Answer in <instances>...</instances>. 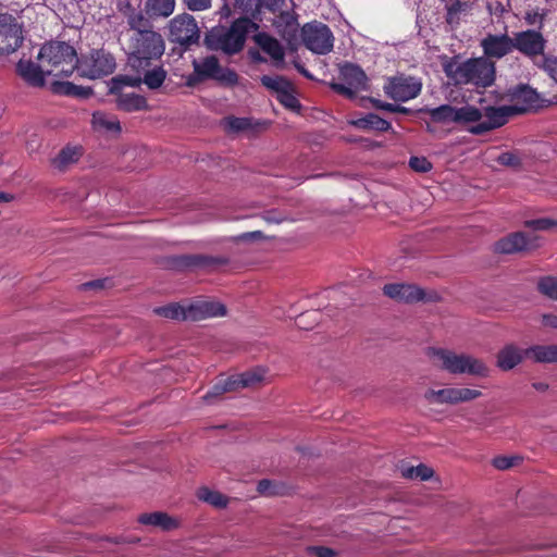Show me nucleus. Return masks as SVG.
Instances as JSON below:
<instances>
[{
	"label": "nucleus",
	"mask_w": 557,
	"mask_h": 557,
	"mask_svg": "<svg viewBox=\"0 0 557 557\" xmlns=\"http://www.w3.org/2000/svg\"><path fill=\"white\" fill-rule=\"evenodd\" d=\"M420 112L428 114L433 123L437 124H455L456 107L450 104H442L436 108H422Z\"/></svg>",
	"instance_id": "30"
},
{
	"label": "nucleus",
	"mask_w": 557,
	"mask_h": 557,
	"mask_svg": "<svg viewBox=\"0 0 557 557\" xmlns=\"http://www.w3.org/2000/svg\"><path fill=\"white\" fill-rule=\"evenodd\" d=\"M264 370L261 368H257L253 370L246 371L238 375L232 376V380H235L234 387L235 391L238 388L245 387H255L259 385L264 380Z\"/></svg>",
	"instance_id": "32"
},
{
	"label": "nucleus",
	"mask_w": 557,
	"mask_h": 557,
	"mask_svg": "<svg viewBox=\"0 0 557 557\" xmlns=\"http://www.w3.org/2000/svg\"><path fill=\"white\" fill-rule=\"evenodd\" d=\"M301 38L305 46L314 53L326 54L333 49V34L323 23L305 24L301 28Z\"/></svg>",
	"instance_id": "15"
},
{
	"label": "nucleus",
	"mask_w": 557,
	"mask_h": 557,
	"mask_svg": "<svg viewBox=\"0 0 557 557\" xmlns=\"http://www.w3.org/2000/svg\"><path fill=\"white\" fill-rule=\"evenodd\" d=\"M481 48L487 60L502 59L513 51L512 38L507 34H487L481 40Z\"/></svg>",
	"instance_id": "18"
},
{
	"label": "nucleus",
	"mask_w": 557,
	"mask_h": 557,
	"mask_svg": "<svg viewBox=\"0 0 557 557\" xmlns=\"http://www.w3.org/2000/svg\"><path fill=\"white\" fill-rule=\"evenodd\" d=\"M524 350L509 344L503 347L496 356V366L503 371H510L522 362Z\"/></svg>",
	"instance_id": "23"
},
{
	"label": "nucleus",
	"mask_w": 557,
	"mask_h": 557,
	"mask_svg": "<svg viewBox=\"0 0 557 557\" xmlns=\"http://www.w3.org/2000/svg\"><path fill=\"white\" fill-rule=\"evenodd\" d=\"M197 497L215 508H225L228 504V498L218 491H212L206 486L197 491Z\"/></svg>",
	"instance_id": "37"
},
{
	"label": "nucleus",
	"mask_w": 557,
	"mask_h": 557,
	"mask_svg": "<svg viewBox=\"0 0 557 557\" xmlns=\"http://www.w3.org/2000/svg\"><path fill=\"white\" fill-rule=\"evenodd\" d=\"M257 491L262 495H274L275 494L272 481L267 480V479L259 481V483L257 485Z\"/></svg>",
	"instance_id": "57"
},
{
	"label": "nucleus",
	"mask_w": 557,
	"mask_h": 557,
	"mask_svg": "<svg viewBox=\"0 0 557 557\" xmlns=\"http://www.w3.org/2000/svg\"><path fill=\"white\" fill-rule=\"evenodd\" d=\"M462 5L463 4L459 0H457L448 7V10H447V21L448 22H451L453 18L461 11Z\"/></svg>",
	"instance_id": "59"
},
{
	"label": "nucleus",
	"mask_w": 557,
	"mask_h": 557,
	"mask_svg": "<svg viewBox=\"0 0 557 557\" xmlns=\"http://www.w3.org/2000/svg\"><path fill=\"white\" fill-rule=\"evenodd\" d=\"M284 4V0H260V7L263 5L270 11H276Z\"/></svg>",
	"instance_id": "61"
},
{
	"label": "nucleus",
	"mask_w": 557,
	"mask_h": 557,
	"mask_svg": "<svg viewBox=\"0 0 557 557\" xmlns=\"http://www.w3.org/2000/svg\"><path fill=\"white\" fill-rule=\"evenodd\" d=\"M258 28L247 17L235 20L230 26H214L205 35V46L212 51L233 55L243 50L247 35Z\"/></svg>",
	"instance_id": "2"
},
{
	"label": "nucleus",
	"mask_w": 557,
	"mask_h": 557,
	"mask_svg": "<svg viewBox=\"0 0 557 557\" xmlns=\"http://www.w3.org/2000/svg\"><path fill=\"white\" fill-rule=\"evenodd\" d=\"M497 162L500 165L511 168L515 170L520 169L522 165L521 157L518 153L511 152V151H506V152L500 153L497 157Z\"/></svg>",
	"instance_id": "43"
},
{
	"label": "nucleus",
	"mask_w": 557,
	"mask_h": 557,
	"mask_svg": "<svg viewBox=\"0 0 557 557\" xmlns=\"http://www.w3.org/2000/svg\"><path fill=\"white\" fill-rule=\"evenodd\" d=\"M265 236L261 231H253V232H247V233L239 234V235L233 237V240L236 243H239V242L246 243V242H252V240H261Z\"/></svg>",
	"instance_id": "55"
},
{
	"label": "nucleus",
	"mask_w": 557,
	"mask_h": 557,
	"mask_svg": "<svg viewBox=\"0 0 557 557\" xmlns=\"http://www.w3.org/2000/svg\"><path fill=\"white\" fill-rule=\"evenodd\" d=\"M38 60L47 75L54 77H67L78 66L76 50L64 41L46 42L39 50Z\"/></svg>",
	"instance_id": "4"
},
{
	"label": "nucleus",
	"mask_w": 557,
	"mask_h": 557,
	"mask_svg": "<svg viewBox=\"0 0 557 557\" xmlns=\"http://www.w3.org/2000/svg\"><path fill=\"white\" fill-rule=\"evenodd\" d=\"M119 11L126 17L127 24L133 32L150 26L144 12L135 9L129 0H119Z\"/></svg>",
	"instance_id": "25"
},
{
	"label": "nucleus",
	"mask_w": 557,
	"mask_h": 557,
	"mask_svg": "<svg viewBox=\"0 0 557 557\" xmlns=\"http://www.w3.org/2000/svg\"><path fill=\"white\" fill-rule=\"evenodd\" d=\"M539 290L547 296L548 298L556 299L557 300V280L547 276L540 280L539 284Z\"/></svg>",
	"instance_id": "42"
},
{
	"label": "nucleus",
	"mask_w": 557,
	"mask_h": 557,
	"mask_svg": "<svg viewBox=\"0 0 557 557\" xmlns=\"http://www.w3.org/2000/svg\"><path fill=\"white\" fill-rule=\"evenodd\" d=\"M524 226L533 231H548L557 227V220L548 218L528 220L524 222Z\"/></svg>",
	"instance_id": "44"
},
{
	"label": "nucleus",
	"mask_w": 557,
	"mask_h": 557,
	"mask_svg": "<svg viewBox=\"0 0 557 557\" xmlns=\"http://www.w3.org/2000/svg\"><path fill=\"white\" fill-rule=\"evenodd\" d=\"M523 108L515 106L493 107L487 106L482 110L484 120L471 126L469 132L473 135H483L493 129L504 126L513 114L521 113Z\"/></svg>",
	"instance_id": "14"
},
{
	"label": "nucleus",
	"mask_w": 557,
	"mask_h": 557,
	"mask_svg": "<svg viewBox=\"0 0 557 557\" xmlns=\"http://www.w3.org/2000/svg\"><path fill=\"white\" fill-rule=\"evenodd\" d=\"M546 14H547V12L545 10H542V11L532 10V11H528L525 13L524 20L529 25L539 24L540 26H542Z\"/></svg>",
	"instance_id": "51"
},
{
	"label": "nucleus",
	"mask_w": 557,
	"mask_h": 557,
	"mask_svg": "<svg viewBox=\"0 0 557 557\" xmlns=\"http://www.w3.org/2000/svg\"><path fill=\"white\" fill-rule=\"evenodd\" d=\"M169 39L182 47H189L197 44L200 38V29L196 18L188 14L182 13L174 16L168 25Z\"/></svg>",
	"instance_id": "10"
},
{
	"label": "nucleus",
	"mask_w": 557,
	"mask_h": 557,
	"mask_svg": "<svg viewBox=\"0 0 557 557\" xmlns=\"http://www.w3.org/2000/svg\"><path fill=\"white\" fill-rule=\"evenodd\" d=\"M519 460V457L498 456L492 460V465L498 470H508L516 466Z\"/></svg>",
	"instance_id": "48"
},
{
	"label": "nucleus",
	"mask_w": 557,
	"mask_h": 557,
	"mask_svg": "<svg viewBox=\"0 0 557 557\" xmlns=\"http://www.w3.org/2000/svg\"><path fill=\"white\" fill-rule=\"evenodd\" d=\"M372 103L376 109L384 110L387 112L403 113V114H408L411 112V110L409 108H406V107H403V106L396 104V103L385 102V101H382L379 99H373Z\"/></svg>",
	"instance_id": "45"
},
{
	"label": "nucleus",
	"mask_w": 557,
	"mask_h": 557,
	"mask_svg": "<svg viewBox=\"0 0 557 557\" xmlns=\"http://www.w3.org/2000/svg\"><path fill=\"white\" fill-rule=\"evenodd\" d=\"M24 41V23L18 14L0 13V54L16 51Z\"/></svg>",
	"instance_id": "9"
},
{
	"label": "nucleus",
	"mask_w": 557,
	"mask_h": 557,
	"mask_svg": "<svg viewBox=\"0 0 557 557\" xmlns=\"http://www.w3.org/2000/svg\"><path fill=\"white\" fill-rule=\"evenodd\" d=\"M139 73L144 74L143 79H139L150 89L161 87L166 78V71L162 66L147 67L146 70H140Z\"/></svg>",
	"instance_id": "36"
},
{
	"label": "nucleus",
	"mask_w": 557,
	"mask_h": 557,
	"mask_svg": "<svg viewBox=\"0 0 557 557\" xmlns=\"http://www.w3.org/2000/svg\"><path fill=\"white\" fill-rule=\"evenodd\" d=\"M432 356L436 364L454 375L468 374L476 377H487L490 368L482 360L469 354H458L450 349L433 348Z\"/></svg>",
	"instance_id": "5"
},
{
	"label": "nucleus",
	"mask_w": 557,
	"mask_h": 557,
	"mask_svg": "<svg viewBox=\"0 0 557 557\" xmlns=\"http://www.w3.org/2000/svg\"><path fill=\"white\" fill-rule=\"evenodd\" d=\"M290 89H286L281 95L277 96L278 101L284 104L286 108L296 109L299 108V102L297 98L290 94Z\"/></svg>",
	"instance_id": "53"
},
{
	"label": "nucleus",
	"mask_w": 557,
	"mask_h": 557,
	"mask_svg": "<svg viewBox=\"0 0 557 557\" xmlns=\"http://www.w3.org/2000/svg\"><path fill=\"white\" fill-rule=\"evenodd\" d=\"M400 471L401 475L406 479H420L421 481H426L434 474V471L423 463L416 467H403Z\"/></svg>",
	"instance_id": "39"
},
{
	"label": "nucleus",
	"mask_w": 557,
	"mask_h": 557,
	"mask_svg": "<svg viewBox=\"0 0 557 557\" xmlns=\"http://www.w3.org/2000/svg\"><path fill=\"white\" fill-rule=\"evenodd\" d=\"M543 70L548 73V75L557 82V59L550 57H544L542 65Z\"/></svg>",
	"instance_id": "52"
},
{
	"label": "nucleus",
	"mask_w": 557,
	"mask_h": 557,
	"mask_svg": "<svg viewBox=\"0 0 557 557\" xmlns=\"http://www.w3.org/2000/svg\"><path fill=\"white\" fill-rule=\"evenodd\" d=\"M444 72L455 85H474L485 88L494 83L496 67L492 60L481 57L463 62L451 60L444 65Z\"/></svg>",
	"instance_id": "3"
},
{
	"label": "nucleus",
	"mask_w": 557,
	"mask_h": 557,
	"mask_svg": "<svg viewBox=\"0 0 557 557\" xmlns=\"http://www.w3.org/2000/svg\"><path fill=\"white\" fill-rule=\"evenodd\" d=\"M482 396L479 389L468 387H445L441 389L429 388L424 392L423 398L429 405H450L469 403Z\"/></svg>",
	"instance_id": "13"
},
{
	"label": "nucleus",
	"mask_w": 557,
	"mask_h": 557,
	"mask_svg": "<svg viewBox=\"0 0 557 557\" xmlns=\"http://www.w3.org/2000/svg\"><path fill=\"white\" fill-rule=\"evenodd\" d=\"M383 293L387 297L406 304L424 300L425 293L422 288L413 284L393 283L383 287Z\"/></svg>",
	"instance_id": "20"
},
{
	"label": "nucleus",
	"mask_w": 557,
	"mask_h": 557,
	"mask_svg": "<svg viewBox=\"0 0 557 557\" xmlns=\"http://www.w3.org/2000/svg\"><path fill=\"white\" fill-rule=\"evenodd\" d=\"M116 69L114 55L106 49H94L78 59L77 72L82 77L97 79L111 75Z\"/></svg>",
	"instance_id": "8"
},
{
	"label": "nucleus",
	"mask_w": 557,
	"mask_h": 557,
	"mask_svg": "<svg viewBox=\"0 0 557 557\" xmlns=\"http://www.w3.org/2000/svg\"><path fill=\"white\" fill-rule=\"evenodd\" d=\"M339 77L343 82L332 83L331 88L349 99L355 98L358 91L367 89L368 77L357 64L345 63L341 65Z\"/></svg>",
	"instance_id": "12"
},
{
	"label": "nucleus",
	"mask_w": 557,
	"mask_h": 557,
	"mask_svg": "<svg viewBox=\"0 0 557 557\" xmlns=\"http://www.w3.org/2000/svg\"><path fill=\"white\" fill-rule=\"evenodd\" d=\"M14 200V195L0 191V202H11Z\"/></svg>",
	"instance_id": "62"
},
{
	"label": "nucleus",
	"mask_w": 557,
	"mask_h": 557,
	"mask_svg": "<svg viewBox=\"0 0 557 557\" xmlns=\"http://www.w3.org/2000/svg\"><path fill=\"white\" fill-rule=\"evenodd\" d=\"M53 90L59 94L69 95V96H81L83 95V88L74 85L73 83H55L53 85Z\"/></svg>",
	"instance_id": "47"
},
{
	"label": "nucleus",
	"mask_w": 557,
	"mask_h": 557,
	"mask_svg": "<svg viewBox=\"0 0 557 557\" xmlns=\"http://www.w3.org/2000/svg\"><path fill=\"white\" fill-rule=\"evenodd\" d=\"M305 318H306V315H301V317H299V318H298V320H297V325H298L299 327L307 329V326H306V324H305V322H304V319H305Z\"/></svg>",
	"instance_id": "64"
},
{
	"label": "nucleus",
	"mask_w": 557,
	"mask_h": 557,
	"mask_svg": "<svg viewBox=\"0 0 557 557\" xmlns=\"http://www.w3.org/2000/svg\"><path fill=\"white\" fill-rule=\"evenodd\" d=\"M154 313L172 320H188L187 307L181 306L180 304L173 302L168 306L158 307L153 309Z\"/></svg>",
	"instance_id": "38"
},
{
	"label": "nucleus",
	"mask_w": 557,
	"mask_h": 557,
	"mask_svg": "<svg viewBox=\"0 0 557 557\" xmlns=\"http://www.w3.org/2000/svg\"><path fill=\"white\" fill-rule=\"evenodd\" d=\"M310 552L313 553L317 557H334L335 555L333 549L324 546L310 547Z\"/></svg>",
	"instance_id": "58"
},
{
	"label": "nucleus",
	"mask_w": 557,
	"mask_h": 557,
	"mask_svg": "<svg viewBox=\"0 0 557 557\" xmlns=\"http://www.w3.org/2000/svg\"><path fill=\"white\" fill-rule=\"evenodd\" d=\"M421 89L422 82L420 78L405 74L387 77L383 86L385 95L397 102H406L417 98Z\"/></svg>",
	"instance_id": "11"
},
{
	"label": "nucleus",
	"mask_w": 557,
	"mask_h": 557,
	"mask_svg": "<svg viewBox=\"0 0 557 557\" xmlns=\"http://www.w3.org/2000/svg\"><path fill=\"white\" fill-rule=\"evenodd\" d=\"M482 117V110L474 106L466 104L459 108L456 107L455 124L480 123Z\"/></svg>",
	"instance_id": "35"
},
{
	"label": "nucleus",
	"mask_w": 557,
	"mask_h": 557,
	"mask_svg": "<svg viewBox=\"0 0 557 557\" xmlns=\"http://www.w3.org/2000/svg\"><path fill=\"white\" fill-rule=\"evenodd\" d=\"M141 83L140 79L133 77H114L111 81L110 92L116 94V106L119 109L126 112L139 111L146 108V99L135 92L122 91V86H137Z\"/></svg>",
	"instance_id": "16"
},
{
	"label": "nucleus",
	"mask_w": 557,
	"mask_h": 557,
	"mask_svg": "<svg viewBox=\"0 0 557 557\" xmlns=\"http://www.w3.org/2000/svg\"><path fill=\"white\" fill-rule=\"evenodd\" d=\"M527 358L540 363L557 362V345H535L524 349Z\"/></svg>",
	"instance_id": "28"
},
{
	"label": "nucleus",
	"mask_w": 557,
	"mask_h": 557,
	"mask_svg": "<svg viewBox=\"0 0 557 557\" xmlns=\"http://www.w3.org/2000/svg\"><path fill=\"white\" fill-rule=\"evenodd\" d=\"M540 246V237L534 234L516 232L499 239L495 249L500 253H516L535 249Z\"/></svg>",
	"instance_id": "17"
},
{
	"label": "nucleus",
	"mask_w": 557,
	"mask_h": 557,
	"mask_svg": "<svg viewBox=\"0 0 557 557\" xmlns=\"http://www.w3.org/2000/svg\"><path fill=\"white\" fill-rule=\"evenodd\" d=\"M193 69V73L186 79L188 86H196L201 82L212 79L222 86L233 87L239 81L237 73L230 67L222 66L215 55L194 59Z\"/></svg>",
	"instance_id": "6"
},
{
	"label": "nucleus",
	"mask_w": 557,
	"mask_h": 557,
	"mask_svg": "<svg viewBox=\"0 0 557 557\" xmlns=\"http://www.w3.org/2000/svg\"><path fill=\"white\" fill-rule=\"evenodd\" d=\"M532 386L539 392H546L548 389V384L545 382H534Z\"/></svg>",
	"instance_id": "63"
},
{
	"label": "nucleus",
	"mask_w": 557,
	"mask_h": 557,
	"mask_svg": "<svg viewBox=\"0 0 557 557\" xmlns=\"http://www.w3.org/2000/svg\"><path fill=\"white\" fill-rule=\"evenodd\" d=\"M235 380H232L231 377H227L223 381H219L216 384L213 385V387L203 396V399L207 403H212V400L224 393L233 392L235 391L234 387Z\"/></svg>",
	"instance_id": "40"
},
{
	"label": "nucleus",
	"mask_w": 557,
	"mask_h": 557,
	"mask_svg": "<svg viewBox=\"0 0 557 557\" xmlns=\"http://www.w3.org/2000/svg\"><path fill=\"white\" fill-rule=\"evenodd\" d=\"M261 83L268 89L276 91L277 96L281 95L286 89H290L289 82L282 76L264 75L261 77Z\"/></svg>",
	"instance_id": "41"
},
{
	"label": "nucleus",
	"mask_w": 557,
	"mask_h": 557,
	"mask_svg": "<svg viewBox=\"0 0 557 557\" xmlns=\"http://www.w3.org/2000/svg\"><path fill=\"white\" fill-rule=\"evenodd\" d=\"M409 165L412 170L419 173H426L432 169L431 162L424 157H411Z\"/></svg>",
	"instance_id": "49"
},
{
	"label": "nucleus",
	"mask_w": 557,
	"mask_h": 557,
	"mask_svg": "<svg viewBox=\"0 0 557 557\" xmlns=\"http://www.w3.org/2000/svg\"><path fill=\"white\" fill-rule=\"evenodd\" d=\"M183 5L193 12H200L209 10L212 5V0H181Z\"/></svg>",
	"instance_id": "50"
},
{
	"label": "nucleus",
	"mask_w": 557,
	"mask_h": 557,
	"mask_svg": "<svg viewBox=\"0 0 557 557\" xmlns=\"http://www.w3.org/2000/svg\"><path fill=\"white\" fill-rule=\"evenodd\" d=\"M542 324L546 327L557 330V315L552 313H546L542 315Z\"/></svg>",
	"instance_id": "60"
},
{
	"label": "nucleus",
	"mask_w": 557,
	"mask_h": 557,
	"mask_svg": "<svg viewBox=\"0 0 557 557\" xmlns=\"http://www.w3.org/2000/svg\"><path fill=\"white\" fill-rule=\"evenodd\" d=\"M351 125L363 131H379V132H387L392 128V125L388 121L380 117L375 113H368L364 116L351 121Z\"/></svg>",
	"instance_id": "31"
},
{
	"label": "nucleus",
	"mask_w": 557,
	"mask_h": 557,
	"mask_svg": "<svg viewBox=\"0 0 557 557\" xmlns=\"http://www.w3.org/2000/svg\"><path fill=\"white\" fill-rule=\"evenodd\" d=\"M82 156L81 148L78 147H65L59 154L52 160V164L55 169L64 171L69 165L76 163Z\"/></svg>",
	"instance_id": "33"
},
{
	"label": "nucleus",
	"mask_w": 557,
	"mask_h": 557,
	"mask_svg": "<svg viewBox=\"0 0 557 557\" xmlns=\"http://www.w3.org/2000/svg\"><path fill=\"white\" fill-rule=\"evenodd\" d=\"M92 127L97 132L108 134H119L121 132V124L116 116L104 112H95L92 114Z\"/></svg>",
	"instance_id": "29"
},
{
	"label": "nucleus",
	"mask_w": 557,
	"mask_h": 557,
	"mask_svg": "<svg viewBox=\"0 0 557 557\" xmlns=\"http://www.w3.org/2000/svg\"><path fill=\"white\" fill-rule=\"evenodd\" d=\"M225 127L228 132L238 133L250 127V122L245 117H227Z\"/></svg>",
	"instance_id": "46"
},
{
	"label": "nucleus",
	"mask_w": 557,
	"mask_h": 557,
	"mask_svg": "<svg viewBox=\"0 0 557 557\" xmlns=\"http://www.w3.org/2000/svg\"><path fill=\"white\" fill-rule=\"evenodd\" d=\"M186 307V317L190 321L224 317L227 313L226 307L219 301L199 300L191 302Z\"/></svg>",
	"instance_id": "21"
},
{
	"label": "nucleus",
	"mask_w": 557,
	"mask_h": 557,
	"mask_svg": "<svg viewBox=\"0 0 557 557\" xmlns=\"http://www.w3.org/2000/svg\"><path fill=\"white\" fill-rule=\"evenodd\" d=\"M164 49L162 36L151 26L135 30L127 45V64L136 72L146 70L163 55Z\"/></svg>",
	"instance_id": "1"
},
{
	"label": "nucleus",
	"mask_w": 557,
	"mask_h": 557,
	"mask_svg": "<svg viewBox=\"0 0 557 557\" xmlns=\"http://www.w3.org/2000/svg\"><path fill=\"white\" fill-rule=\"evenodd\" d=\"M545 42L542 34L535 30L519 32L512 38L513 50L517 49L528 57L543 54Z\"/></svg>",
	"instance_id": "19"
},
{
	"label": "nucleus",
	"mask_w": 557,
	"mask_h": 557,
	"mask_svg": "<svg viewBox=\"0 0 557 557\" xmlns=\"http://www.w3.org/2000/svg\"><path fill=\"white\" fill-rule=\"evenodd\" d=\"M235 7L245 13L255 12L260 8V0H235Z\"/></svg>",
	"instance_id": "54"
},
{
	"label": "nucleus",
	"mask_w": 557,
	"mask_h": 557,
	"mask_svg": "<svg viewBox=\"0 0 557 557\" xmlns=\"http://www.w3.org/2000/svg\"><path fill=\"white\" fill-rule=\"evenodd\" d=\"M509 96L511 100H516L517 102L523 101V106H518V108H523L522 112L533 107L537 101L535 90L524 85L512 89Z\"/></svg>",
	"instance_id": "34"
},
{
	"label": "nucleus",
	"mask_w": 557,
	"mask_h": 557,
	"mask_svg": "<svg viewBox=\"0 0 557 557\" xmlns=\"http://www.w3.org/2000/svg\"><path fill=\"white\" fill-rule=\"evenodd\" d=\"M262 219L268 223L278 224V223L284 222L286 220V216L284 214L280 213L278 211L271 210V211H265L262 214Z\"/></svg>",
	"instance_id": "56"
},
{
	"label": "nucleus",
	"mask_w": 557,
	"mask_h": 557,
	"mask_svg": "<svg viewBox=\"0 0 557 557\" xmlns=\"http://www.w3.org/2000/svg\"><path fill=\"white\" fill-rule=\"evenodd\" d=\"M138 522L146 525L159 527L163 531H170L178 527L176 519L162 511L143 513L138 517Z\"/></svg>",
	"instance_id": "27"
},
{
	"label": "nucleus",
	"mask_w": 557,
	"mask_h": 557,
	"mask_svg": "<svg viewBox=\"0 0 557 557\" xmlns=\"http://www.w3.org/2000/svg\"><path fill=\"white\" fill-rule=\"evenodd\" d=\"M230 259L225 256H210L203 253L173 255L164 257L161 265L173 271H213L228 264Z\"/></svg>",
	"instance_id": "7"
},
{
	"label": "nucleus",
	"mask_w": 557,
	"mask_h": 557,
	"mask_svg": "<svg viewBox=\"0 0 557 557\" xmlns=\"http://www.w3.org/2000/svg\"><path fill=\"white\" fill-rule=\"evenodd\" d=\"M256 44L268 53L271 59L278 64H283L285 51L280 41L265 33H259L255 36Z\"/></svg>",
	"instance_id": "24"
},
{
	"label": "nucleus",
	"mask_w": 557,
	"mask_h": 557,
	"mask_svg": "<svg viewBox=\"0 0 557 557\" xmlns=\"http://www.w3.org/2000/svg\"><path fill=\"white\" fill-rule=\"evenodd\" d=\"M18 75L30 86L42 87L45 86L46 67L42 63L36 64L30 60H20L16 65Z\"/></svg>",
	"instance_id": "22"
},
{
	"label": "nucleus",
	"mask_w": 557,
	"mask_h": 557,
	"mask_svg": "<svg viewBox=\"0 0 557 557\" xmlns=\"http://www.w3.org/2000/svg\"><path fill=\"white\" fill-rule=\"evenodd\" d=\"M175 7V0H146L144 12L152 20L168 18L174 13Z\"/></svg>",
	"instance_id": "26"
}]
</instances>
